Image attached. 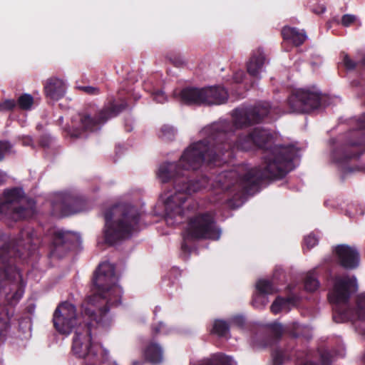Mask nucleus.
Listing matches in <instances>:
<instances>
[{
  "label": "nucleus",
  "mask_w": 365,
  "mask_h": 365,
  "mask_svg": "<svg viewBox=\"0 0 365 365\" xmlns=\"http://www.w3.org/2000/svg\"><path fill=\"white\" fill-rule=\"evenodd\" d=\"M82 90H83L86 93L89 94H96L98 93V88L92 86L83 87Z\"/></svg>",
  "instance_id": "obj_37"
},
{
  "label": "nucleus",
  "mask_w": 365,
  "mask_h": 365,
  "mask_svg": "<svg viewBox=\"0 0 365 365\" xmlns=\"http://www.w3.org/2000/svg\"><path fill=\"white\" fill-rule=\"evenodd\" d=\"M106 242L114 245L131 237L140 230V214L133 206L120 203L109 207L104 214Z\"/></svg>",
  "instance_id": "obj_5"
},
{
  "label": "nucleus",
  "mask_w": 365,
  "mask_h": 365,
  "mask_svg": "<svg viewBox=\"0 0 365 365\" xmlns=\"http://www.w3.org/2000/svg\"><path fill=\"white\" fill-rule=\"evenodd\" d=\"M320 103V93L316 90L297 89L288 98L292 112L308 113L317 108Z\"/></svg>",
  "instance_id": "obj_9"
},
{
  "label": "nucleus",
  "mask_w": 365,
  "mask_h": 365,
  "mask_svg": "<svg viewBox=\"0 0 365 365\" xmlns=\"http://www.w3.org/2000/svg\"><path fill=\"white\" fill-rule=\"evenodd\" d=\"M9 142H0V160L10 152ZM34 212V202L24 197L22 189L14 187L4 192V200L0 201V213L15 221L31 216Z\"/></svg>",
  "instance_id": "obj_6"
},
{
  "label": "nucleus",
  "mask_w": 365,
  "mask_h": 365,
  "mask_svg": "<svg viewBox=\"0 0 365 365\" xmlns=\"http://www.w3.org/2000/svg\"><path fill=\"white\" fill-rule=\"evenodd\" d=\"M331 361L329 358V354L325 352L321 354V364L322 365H329Z\"/></svg>",
  "instance_id": "obj_36"
},
{
  "label": "nucleus",
  "mask_w": 365,
  "mask_h": 365,
  "mask_svg": "<svg viewBox=\"0 0 365 365\" xmlns=\"http://www.w3.org/2000/svg\"><path fill=\"white\" fill-rule=\"evenodd\" d=\"M125 106H111L110 107L101 110L98 115V118L93 119L88 115L79 114L75 120L73 127L83 130H94L98 127L106 123L109 118L116 116L123 110Z\"/></svg>",
  "instance_id": "obj_11"
},
{
  "label": "nucleus",
  "mask_w": 365,
  "mask_h": 365,
  "mask_svg": "<svg viewBox=\"0 0 365 365\" xmlns=\"http://www.w3.org/2000/svg\"><path fill=\"white\" fill-rule=\"evenodd\" d=\"M359 126L360 128L363 129L365 128V115H363L359 120H358Z\"/></svg>",
  "instance_id": "obj_39"
},
{
  "label": "nucleus",
  "mask_w": 365,
  "mask_h": 365,
  "mask_svg": "<svg viewBox=\"0 0 365 365\" xmlns=\"http://www.w3.org/2000/svg\"><path fill=\"white\" fill-rule=\"evenodd\" d=\"M361 63L365 66V56H364V58L361 61Z\"/></svg>",
  "instance_id": "obj_42"
},
{
  "label": "nucleus",
  "mask_w": 365,
  "mask_h": 365,
  "mask_svg": "<svg viewBox=\"0 0 365 365\" xmlns=\"http://www.w3.org/2000/svg\"><path fill=\"white\" fill-rule=\"evenodd\" d=\"M230 327L226 322L215 320L213 324L212 332L219 336L227 337L229 334Z\"/></svg>",
  "instance_id": "obj_23"
},
{
  "label": "nucleus",
  "mask_w": 365,
  "mask_h": 365,
  "mask_svg": "<svg viewBox=\"0 0 365 365\" xmlns=\"http://www.w3.org/2000/svg\"><path fill=\"white\" fill-rule=\"evenodd\" d=\"M270 328L276 336H279L284 331H287L294 336L302 335L304 331L308 329L307 327L302 326L295 322L289 324L285 329L281 324L277 322L271 324Z\"/></svg>",
  "instance_id": "obj_16"
},
{
  "label": "nucleus",
  "mask_w": 365,
  "mask_h": 365,
  "mask_svg": "<svg viewBox=\"0 0 365 365\" xmlns=\"http://www.w3.org/2000/svg\"><path fill=\"white\" fill-rule=\"evenodd\" d=\"M153 98L159 103H164L167 101L168 98L165 93L161 90L155 91L152 93Z\"/></svg>",
  "instance_id": "obj_29"
},
{
  "label": "nucleus",
  "mask_w": 365,
  "mask_h": 365,
  "mask_svg": "<svg viewBox=\"0 0 365 365\" xmlns=\"http://www.w3.org/2000/svg\"><path fill=\"white\" fill-rule=\"evenodd\" d=\"M143 355L147 361L152 364H159L163 359V350L161 346L155 342H150L143 351Z\"/></svg>",
  "instance_id": "obj_17"
},
{
  "label": "nucleus",
  "mask_w": 365,
  "mask_h": 365,
  "mask_svg": "<svg viewBox=\"0 0 365 365\" xmlns=\"http://www.w3.org/2000/svg\"><path fill=\"white\" fill-rule=\"evenodd\" d=\"M294 305V302L290 298L277 297L271 305V312L278 314L281 312H289Z\"/></svg>",
  "instance_id": "obj_21"
},
{
  "label": "nucleus",
  "mask_w": 365,
  "mask_h": 365,
  "mask_svg": "<svg viewBox=\"0 0 365 365\" xmlns=\"http://www.w3.org/2000/svg\"><path fill=\"white\" fill-rule=\"evenodd\" d=\"M282 34L285 41H291L295 46L302 44L307 38L304 32H299L296 29L291 27H284Z\"/></svg>",
  "instance_id": "obj_20"
},
{
  "label": "nucleus",
  "mask_w": 365,
  "mask_h": 365,
  "mask_svg": "<svg viewBox=\"0 0 365 365\" xmlns=\"http://www.w3.org/2000/svg\"><path fill=\"white\" fill-rule=\"evenodd\" d=\"M30 141H31V140H30V139H27V140H26V142H25V143H24V144H26V145H29Z\"/></svg>",
  "instance_id": "obj_43"
},
{
  "label": "nucleus",
  "mask_w": 365,
  "mask_h": 365,
  "mask_svg": "<svg viewBox=\"0 0 365 365\" xmlns=\"http://www.w3.org/2000/svg\"><path fill=\"white\" fill-rule=\"evenodd\" d=\"M44 91L47 97L57 101L65 95L66 84L61 79L51 78L47 80L44 86Z\"/></svg>",
  "instance_id": "obj_14"
},
{
  "label": "nucleus",
  "mask_w": 365,
  "mask_h": 365,
  "mask_svg": "<svg viewBox=\"0 0 365 365\" xmlns=\"http://www.w3.org/2000/svg\"><path fill=\"white\" fill-rule=\"evenodd\" d=\"M227 122H224V123H222V124L221 127H222V128H225V127H226V126H227Z\"/></svg>",
  "instance_id": "obj_41"
},
{
  "label": "nucleus",
  "mask_w": 365,
  "mask_h": 365,
  "mask_svg": "<svg viewBox=\"0 0 365 365\" xmlns=\"http://www.w3.org/2000/svg\"><path fill=\"white\" fill-rule=\"evenodd\" d=\"M220 234L221 232L216 227L212 215L205 214L196 216L190 221L183 232L184 242L182 249L185 251L188 250L187 240L202 238L217 240L220 238Z\"/></svg>",
  "instance_id": "obj_7"
},
{
  "label": "nucleus",
  "mask_w": 365,
  "mask_h": 365,
  "mask_svg": "<svg viewBox=\"0 0 365 365\" xmlns=\"http://www.w3.org/2000/svg\"><path fill=\"white\" fill-rule=\"evenodd\" d=\"M29 235H30L29 232H21V235L22 236L26 235L28 237V238H29L28 240H30V238L31 237L29 236Z\"/></svg>",
  "instance_id": "obj_40"
},
{
  "label": "nucleus",
  "mask_w": 365,
  "mask_h": 365,
  "mask_svg": "<svg viewBox=\"0 0 365 365\" xmlns=\"http://www.w3.org/2000/svg\"><path fill=\"white\" fill-rule=\"evenodd\" d=\"M319 282L314 272H309L305 278L304 287L309 292H314L318 289Z\"/></svg>",
  "instance_id": "obj_25"
},
{
  "label": "nucleus",
  "mask_w": 365,
  "mask_h": 365,
  "mask_svg": "<svg viewBox=\"0 0 365 365\" xmlns=\"http://www.w3.org/2000/svg\"><path fill=\"white\" fill-rule=\"evenodd\" d=\"M34 103V98L28 93L21 95L18 99L19 107L24 110H29Z\"/></svg>",
  "instance_id": "obj_26"
},
{
  "label": "nucleus",
  "mask_w": 365,
  "mask_h": 365,
  "mask_svg": "<svg viewBox=\"0 0 365 365\" xmlns=\"http://www.w3.org/2000/svg\"><path fill=\"white\" fill-rule=\"evenodd\" d=\"M336 254L343 267L351 269L359 266V255L356 249L346 245H339L336 248Z\"/></svg>",
  "instance_id": "obj_12"
},
{
  "label": "nucleus",
  "mask_w": 365,
  "mask_h": 365,
  "mask_svg": "<svg viewBox=\"0 0 365 365\" xmlns=\"http://www.w3.org/2000/svg\"><path fill=\"white\" fill-rule=\"evenodd\" d=\"M160 137L165 140H171L175 135V130L169 125H163L160 129Z\"/></svg>",
  "instance_id": "obj_27"
},
{
  "label": "nucleus",
  "mask_w": 365,
  "mask_h": 365,
  "mask_svg": "<svg viewBox=\"0 0 365 365\" xmlns=\"http://www.w3.org/2000/svg\"><path fill=\"white\" fill-rule=\"evenodd\" d=\"M342 58L344 65L347 69H354L355 68L356 63L353 61L347 54L344 53Z\"/></svg>",
  "instance_id": "obj_32"
},
{
  "label": "nucleus",
  "mask_w": 365,
  "mask_h": 365,
  "mask_svg": "<svg viewBox=\"0 0 365 365\" xmlns=\"http://www.w3.org/2000/svg\"><path fill=\"white\" fill-rule=\"evenodd\" d=\"M228 98L227 91L220 86L204 88H187L180 92L181 101L187 104L219 105Z\"/></svg>",
  "instance_id": "obj_8"
},
{
  "label": "nucleus",
  "mask_w": 365,
  "mask_h": 365,
  "mask_svg": "<svg viewBox=\"0 0 365 365\" xmlns=\"http://www.w3.org/2000/svg\"><path fill=\"white\" fill-rule=\"evenodd\" d=\"M256 288L259 293L255 296L252 304L258 309L264 307L268 302L265 295L274 294L277 290L269 281L266 279H259L256 284Z\"/></svg>",
  "instance_id": "obj_13"
},
{
  "label": "nucleus",
  "mask_w": 365,
  "mask_h": 365,
  "mask_svg": "<svg viewBox=\"0 0 365 365\" xmlns=\"http://www.w3.org/2000/svg\"><path fill=\"white\" fill-rule=\"evenodd\" d=\"M244 76L245 73L242 71H237L233 76V80L235 83H240L242 81Z\"/></svg>",
  "instance_id": "obj_35"
},
{
  "label": "nucleus",
  "mask_w": 365,
  "mask_h": 365,
  "mask_svg": "<svg viewBox=\"0 0 365 365\" xmlns=\"http://www.w3.org/2000/svg\"><path fill=\"white\" fill-rule=\"evenodd\" d=\"M117 280L113 264L103 262L93 277L95 294L83 303L81 315L77 314L75 306L68 302L61 303L55 310L53 321L59 333L68 335L75 329L72 351L77 356L97 358L100 354L106 359L108 356V351L93 344V336L111 324L107 306L120 303L122 289Z\"/></svg>",
  "instance_id": "obj_1"
},
{
  "label": "nucleus",
  "mask_w": 365,
  "mask_h": 365,
  "mask_svg": "<svg viewBox=\"0 0 365 365\" xmlns=\"http://www.w3.org/2000/svg\"><path fill=\"white\" fill-rule=\"evenodd\" d=\"M22 245H23V244H22L21 240L17 241L14 245H13L12 249L9 251V253L14 255V253H15L14 250L16 248L15 247H21ZM17 251L19 252V248H17Z\"/></svg>",
  "instance_id": "obj_38"
},
{
  "label": "nucleus",
  "mask_w": 365,
  "mask_h": 365,
  "mask_svg": "<svg viewBox=\"0 0 365 365\" xmlns=\"http://www.w3.org/2000/svg\"><path fill=\"white\" fill-rule=\"evenodd\" d=\"M271 110L269 103L264 102L255 107L237 108L233 112L234 125L237 128H242L252 123H259Z\"/></svg>",
  "instance_id": "obj_10"
},
{
  "label": "nucleus",
  "mask_w": 365,
  "mask_h": 365,
  "mask_svg": "<svg viewBox=\"0 0 365 365\" xmlns=\"http://www.w3.org/2000/svg\"><path fill=\"white\" fill-rule=\"evenodd\" d=\"M230 148V144L215 145V150L208 147L207 142L199 141L192 144L182 155L178 163H164L158 168L157 176L162 182L173 180L175 191L164 194L162 197L165 205V220L168 224L180 223L185 213V204L187 195L200 191L207 187V180L202 178L200 181L186 182V173L190 170L199 168L204 162L219 165L220 154L224 155L225 148Z\"/></svg>",
  "instance_id": "obj_3"
},
{
  "label": "nucleus",
  "mask_w": 365,
  "mask_h": 365,
  "mask_svg": "<svg viewBox=\"0 0 365 365\" xmlns=\"http://www.w3.org/2000/svg\"><path fill=\"white\" fill-rule=\"evenodd\" d=\"M265 63V57L261 50H257L251 56L247 63V71L252 76L257 77L259 73L262 71L263 66Z\"/></svg>",
  "instance_id": "obj_18"
},
{
  "label": "nucleus",
  "mask_w": 365,
  "mask_h": 365,
  "mask_svg": "<svg viewBox=\"0 0 365 365\" xmlns=\"http://www.w3.org/2000/svg\"><path fill=\"white\" fill-rule=\"evenodd\" d=\"M69 232L57 230L54 232L52 240L51 254L61 257L68 250V240Z\"/></svg>",
  "instance_id": "obj_15"
},
{
  "label": "nucleus",
  "mask_w": 365,
  "mask_h": 365,
  "mask_svg": "<svg viewBox=\"0 0 365 365\" xmlns=\"http://www.w3.org/2000/svg\"><path fill=\"white\" fill-rule=\"evenodd\" d=\"M356 290L357 282L354 277H336L334 287L329 294V299L334 305L333 319L336 322L365 319V292L358 296L356 310H353L348 304L350 295Z\"/></svg>",
  "instance_id": "obj_4"
},
{
  "label": "nucleus",
  "mask_w": 365,
  "mask_h": 365,
  "mask_svg": "<svg viewBox=\"0 0 365 365\" xmlns=\"http://www.w3.org/2000/svg\"><path fill=\"white\" fill-rule=\"evenodd\" d=\"M153 331L155 334H169V332H170L169 330L168 329V328L166 327V326L162 322H160L158 325L154 326L153 327Z\"/></svg>",
  "instance_id": "obj_31"
},
{
  "label": "nucleus",
  "mask_w": 365,
  "mask_h": 365,
  "mask_svg": "<svg viewBox=\"0 0 365 365\" xmlns=\"http://www.w3.org/2000/svg\"><path fill=\"white\" fill-rule=\"evenodd\" d=\"M291 354L281 349H275L272 353L273 365H282L291 358Z\"/></svg>",
  "instance_id": "obj_24"
},
{
  "label": "nucleus",
  "mask_w": 365,
  "mask_h": 365,
  "mask_svg": "<svg viewBox=\"0 0 365 365\" xmlns=\"http://www.w3.org/2000/svg\"><path fill=\"white\" fill-rule=\"evenodd\" d=\"M16 106V102L12 99H5L0 102V111H9Z\"/></svg>",
  "instance_id": "obj_28"
},
{
  "label": "nucleus",
  "mask_w": 365,
  "mask_h": 365,
  "mask_svg": "<svg viewBox=\"0 0 365 365\" xmlns=\"http://www.w3.org/2000/svg\"><path fill=\"white\" fill-rule=\"evenodd\" d=\"M318 243V238L312 234H310L304 237V245L311 249Z\"/></svg>",
  "instance_id": "obj_30"
},
{
  "label": "nucleus",
  "mask_w": 365,
  "mask_h": 365,
  "mask_svg": "<svg viewBox=\"0 0 365 365\" xmlns=\"http://www.w3.org/2000/svg\"><path fill=\"white\" fill-rule=\"evenodd\" d=\"M325 11V8L323 6L322 8V11L319 13H323Z\"/></svg>",
  "instance_id": "obj_44"
},
{
  "label": "nucleus",
  "mask_w": 365,
  "mask_h": 365,
  "mask_svg": "<svg viewBox=\"0 0 365 365\" xmlns=\"http://www.w3.org/2000/svg\"><path fill=\"white\" fill-rule=\"evenodd\" d=\"M244 322L245 319L242 316H235L231 319V324L237 327H242Z\"/></svg>",
  "instance_id": "obj_34"
},
{
  "label": "nucleus",
  "mask_w": 365,
  "mask_h": 365,
  "mask_svg": "<svg viewBox=\"0 0 365 365\" xmlns=\"http://www.w3.org/2000/svg\"><path fill=\"white\" fill-rule=\"evenodd\" d=\"M10 316L7 309H3L0 312V343L3 341L7 330L9 328Z\"/></svg>",
  "instance_id": "obj_22"
},
{
  "label": "nucleus",
  "mask_w": 365,
  "mask_h": 365,
  "mask_svg": "<svg viewBox=\"0 0 365 365\" xmlns=\"http://www.w3.org/2000/svg\"><path fill=\"white\" fill-rule=\"evenodd\" d=\"M272 136L265 130L255 129L252 133L240 136L234 147L244 150L257 146L264 150L263 161L259 168H250L247 165L225 171L218 175L214 187L229 190L232 185L249 190L263 179L280 178L294 168V161L299 156V150L294 145L272 146Z\"/></svg>",
  "instance_id": "obj_2"
},
{
  "label": "nucleus",
  "mask_w": 365,
  "mask_h": 365,
  "mask_svg": "<svg viewBox=\"0 0 365 365\" xmlns=\"http://www.w3.org/2000/svg\"><path fill=\"white\" fill-rule=\"evenodd\" d=\"M356 20V16L351 14H345L342 16L341 24L345 26H349Z\"/></svg>",
  "instance_id": "obj_33"
},
{
  "label": "nucleus",
  "mask_w": 365,
  "mask_h": 365,
  "mask_svg": "<svg viewBox=\"0 0 365 365\" xmlns=\"http://www.w3.org/2000/svg\"><path fill=\"white\" fill-rule=\"evenodd\" d=\"M73 202L72 196L67 193L60 192L56 194V200L53 204V207L57 212L58 210L61 215H67L76 212L69 208L71 204Z\"/></svg>",
  "instance_id": "obj_19"
}]
</instances>
